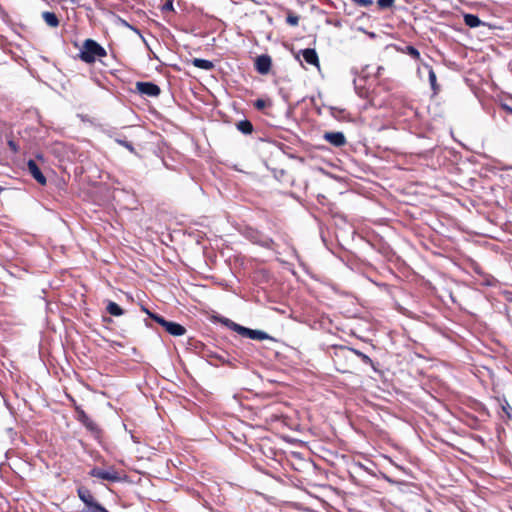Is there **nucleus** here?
I'll return each mask as SVG.
<instances>
[{
	"instance_id": "nucleus-4",
	"label": "nucleus",
	"mask_w": 512,
	"mask_h": 512,
	"mask_svg": "<svg viewBox=\"0 0 512 512\" xmlns=\"http://www.w3.org/2000/svg\"><path fill=\"white\" fill-rule=\"evenodd\" d=\"M90 475L99 479L117 482L120 480L119 474L114 469H100V468H93L90 471Z\"/></svg>"
},
{
	"instance_id": "nucleus-17",
	"label": "nucleus",
	"mask_w": 512,
	"mask_h": 512,
	"mask_svg": "<svg viewBox=\"0 0 512 512\" xmlns=\"http://www.w3.org/2000/svg\"><path fill=\"white\" fill-rule=\"evenodd\" d=\"M148 315L153 319L155 320L158 324H160L162 327H166L168 321L165 320L162 316L158 315V314H154V313H150V312H147Z\"/></svg>"
},
{
	"instance_id": "nucleus-28",
	"label": "nucleus",
	"mask_w": 512,
	"mask_h": 512,
	"mask_svg": "<svg viewBox=\"0 0 512 512\" xmlns=\"http://www.w3.org/2000/svg\"><path fill=\"white\" fill-rule=\"evenodd\" d=\"M104 512H109V511L105 510Z\"/></svg>"
},
{
	"instance_id": "nucleus-18",
	"label": "nucleus",
	"mask_w": 512,
	"mask_h": 512,
	"mask_svg": "<svg viewBox=\"0 0 512 512\" xmlns=\"http://www.w3.org/2000/svg\"><path fill=\"white\" fill-rule=\"evenodd\" d=\"M377 4L381 9H387L393 6L394 0H378Z\"/></svg>"
},
{
	"instance_id": "nucleus-25",
	"label": "nucleus",
	"mask_w": 512,
	"mask_h": 512,
	"mask_svg": "<svg viewBox=\"0 0 512 512\" xmlns=\"http://www.w3.org/2000/svg\"><path fill=\"white\" fill-rule=\"evenodd\" d=\"M265 105L264 101L263 100H257L256 101V107L258 108H263Z\"/></svg>"
},
{
	"instance_id": "nucleus-14",
	"label": "nucleus",
	"mask_w": 512,
	"mask_h": 512,
	"mask_svg": "<svg viewBox=\"0 0 512 512\" xmlns=\"http://www.w3.org/2000/svg\"><path fill=\"white\" fill-rule=\"evenodd\" d=\"M106 310L109 314L117 317L123 315L124 313L123 309L113 301L108 302Z\"/></svg>"
},
{
	"instance_id": "nucleus-5",
	"label": "nucleus",
	"mask_w": 512,
	"mask_h": 512,
	"mask_svg": "<svg viewBox=\"0 0 512 512\" xmlns=\"http://www.w3.org/2000/svg\"><path fill=\"white\" fill-rule=\"evenodd\" d=\"M137 91L149 97H157L160 94V88L152 82H137Z\"/></svg>"
},
{
	"instance_id": "nucleus-1",
	"label": "nucleus",
	"mask_w": 512,
	"mask_h": 512,
	"mask_svg": "<svg viewBox=\"0 0 512 512\" xmlns=\"http://www.w3.org/2000/svg\"><path fill=\"white\" fill-rule=\"evenodd\" d=\"M106 55L105 49L92 39H86L80 51V58L86 63H93Z\"/></svg>"
},
{
	"instance_id": "nucleus-7",
	"label": "nucleus",
	"mask_w": 512,
	"mask_h": 512,
	"mask_svg": "<svg viewBox=\"0 0 512 512\" xmlns=\"http://www.w3.org/2000/svg\"><path fill=\"white\" fill-rule=\"evenodd\" d=\"M27 168L29 173L33 176V178L40 184H46V178L40 171L38 165L34 160H29L27 162Z\"/></svg>"
},
{
	"instance_id": "nucleus-2",
	"label": "nucleus",
	"mask_w": 512,
	"mask_h": 512,
	"mask_svg": "<svg viewBox=\"0 0 512 512\" xmlns=\"http://www.w3.org/2000/svg\"><path fill=\"white\" fill-rule=\"evenodd\" d=\"M224 324L228 326L233 331L237 332L241 336L253 339V340H273V338L268 335L266 332L261 330H253L250 328H246L241 326L229 319H225Z\"/></svg>"
},
{
	"instance_id": "nucleus-12",
	"label": "nucleus",
	"mask_w": 512,
	"mask_h": 512,
	"mask_svg": "<svg viewBox=\"0 0 512 512\" xmlns=\"http://www.w3.org/2000/svg\"><path fill=\"white\" fill-rule=\"evenodd\" d=\"M42 17L45 23L50 27H57L59 25V20L53 12H43Z\"/></svg>"
},
{
	"instance_id": "nucleus-13",
	"label": "nucleus",
	"mask_w": 512,
	"mask_h": 512,
	"mask_svg": "<svg viewBox=\"0 0 512 512\" xmlns=\"http://www.w3.org/2000/svg\"><path fill=\"white\" fill-rule=\"evenodd\" d=\"M192 64L193 66L204 70H211L214 67L211 61L201 58H194Z\"/></svg>"
},
{
	"instance_id": "nucleus-20",
	"label": "nucleus",
	"mask_w": 512,
	"mask_h": 512,
	"mask_svg": "<svg viewBox=\"0 0 512 512\" xmlns=\"http://www.w3.org/2000/svg\"><path fill=\"white\" fill-rule=\"evenodd\" d=\"M286 21L291 26H296L298 24V22H299V17L296 16V15H288Z\"/></svg>"
},
{
	"instance_id": "nucleus-24",
	"label": "nucleus",
	"mask_w": 512,
	"mask_h": 512,
	"mask_svg": "<svg viewBox=\"0 0 512 512\" xmlns=\"http://www.w3.org/2000/svg\"><path fill=\"white\" fill-rule=\"evenodd\" d=\"M8 145L10 147V149L13 151V152H17L18 151V146L15 144L14 141L10 140L8 142Z\"/></svg>"
},
{
	"instance_id": "nucleus-6",
	"label": "nucleus",
	"mask_w": 512,
	"mask_h": 512,
	"mask_svg": "<svg viewBox=\"0 0 512 512\" xmlns=\"http://www.w3.org/2000/svg\"><path fill=\"white\" fill-rule=\"evenodd\" d=\"M323 138L335 147H341L346 144V138L342 132H326Z\"/></svg>"
},
{
	"instance_id": "nucleus-8",
	"label": "nucleus",
	"mask_w": 512,
	"mask_h": 512,
	"mask_svg": "<svg viewBox=\"0 0 512 512\" xmlns=\"http://www.w3.org/2000/svg\"><path fill=\"white\" fill-rule=\"evenodd\" d=\"M256 69L261 74H266L271 68V58L267 55H261L256 59Z\"/></svg>"
},
{
	"instance_id": "nucleus-19",
	"label": "nucleus",
	"mask_w": 512,
	"mask_h": 512,
	"mask_svg": "<svg viewBox=\"0 0 512 512\" xmlns=\"http://www.w3.org/2000/svg\"><path fill=\"white\" fill-rule=\"evenodd\" d=\"M116 141H117V143H119L120 145H122L126 149H128L130 152L134 153V147L130 142H128L126 140H121V139H117Z\"/></svg>"
},
{
	"instance_id": "nucleus-15",
	"label": "nucleus",
	"mask_w": 512,
	"mask_h": 512,
	"mask_svg": "<svg viewBox=\"0 0 512 512\" xmlns=\"http://www.w3.org/2000/svg\"><path fill=\"white\" fill-rule=\"evenodd\" d=\"M464 21H465L466 25H468L469 27H472V28L478 27L481 24L480 19L477 16L472 15V14H465Z\"/></svg>"
},
{
	"instance_id": "nucleus-16",
	"label": "nucleus",
	"mask_w": 512,
	"mask_h": 512,
	"mask_svg": "<svg viewBox=\"0 0 512 512\" xmlns=\"http://www.w3.org/2000/svg\"><path fill=\"white\" fill-rule=\"evenodd\" d=\"M237 127L244 134H250L253 130V126L248 120L240 121Z\"/></svg>"
},
{
	"instance_id": "nucleus-26",
	"label": "nucleus",
	"mask_w": 512,
	"mask_h": 512,
	"mask_svg": "<svg viewBox=\"0 0 512 512\" xmlns=\"http://www.w3.org/2000/svg\"><path fill=\"white\" fill-rule=\"evenodd\" d=\"M357 354L362 356V353H360V352H357ZM363 358L369 360L368 356L363 355Z\"/></svg>"
},
{
	"instance_id": "nucleus-22",
	"label": "nucleus",
	"mask_w": 512,
	"mask_h": 512,
	"mask_svg": "<svg viewBox=\"0 0 512 512\" xmlns=\"http://www.w3.org/2000/svg\"><path fill=\"white\" fill-rule=\"evenodd\" d=\"M173 10H174L173 0H167L166 3L162 6L163 12L173 11Z\"/></svg>"
},
{
	"instance_id": "nucleus-23",
	"label": "nucleus",
	"mask_w": 512,
	"mask_h": 512,
	"mask_svg": "<svg viewBox=\"0 0 512 512\" xmlns=\"http://www.w3.org/2000/svg\"><path fill=\"white\" fill-rule=\"evenodd\" d=\"M408 53L409 55H411L412 57L414 58H418L419 57V52L416 48L412 47V46H409L408 48Z\"/></svg>"
},
{
	"instance_id": "nucleus-11",
	"label": "nucleus",
	"mask_w": 512,
	"mask_h": 512,
	"mask_svg": "<svg viewBox=\"0 0 512 512\" xmlns=\"http://www.w3.org/2000/svg\"><path fill=\"white\" fill-rule=\"evenodd\" d=\"M302 56L308 64L319 66L318 55L314 49H304L302 51Z\"/></svg>"
},
{
	"instance_id": "nucleus-21",
	"label": "nucleus",
	"mask_w": 512,
	"mask_h": 512,
	"mask_svg": "<svg viewBox=\"0 0 512 512\" xmlns=\"http://www.w3.org/2000/svg\"><path fill=\"white\" fill-rule=\"evenodd\" d=\"M352 1L361 7H368L373 4V0H352Z\"/></svg>"
},
{
	"instance_id": "nucleus-9",
	"label": "nucleus",
	"mask_w": 512,
	"mask_h": 512,
	"mask_svg": "<svg viewBox=\"0 0 512 512\" xmlns=\"http://www.w3.org/2000/svg\"><path fill=\"white\" fill-rule=\"evenodd\" d=\"M423 72H426L428 74L431 88L434 91V93L436 94L438 92L439 88H438V85L436 82V75H435L434 71L432 70V68L430 66L423 65L422 67L418 68V73H419V75H422Z\"/></svg>"
},
{
	"instance_id": "nucleus-27",
	"label": "nucleus",
	"mask_w": 512,
	"mask_h": 512,
	"mask_svg": "<svg viewBox=\"0 0 512 512\" xmlns=\"http://www.w3.org/2000/svg\"><path fill=\"white\" fill-rule=\"evenodd\" d=\"M4 189L0 186V193L3 191Z\"/></svg>"
},
{
	"instance_id": "nucleus-10",
	"label": "nucleus",
	"mask_w": 512,
	"mask_h": 512,
	"mask_svg": "<svg viewBox=\"0 0 512 512\" xmlns=\"http://www.w3.org/2000/svg\"><path fill=\"white\" fill-rule=\"evenodd\" d=\"M165 330L172 336H182L186 333V329L184 326L171 321H168Z\"/></svg>"
},
{
	"instance_id": "nucleus-3",
	"label": "nucleus",
	"mask_w": 512,
	"mask_h": 512,
	"mask_svg": "<svg viewBox=\"0 0 512 512\" xmlns=\"http://www.w3.org/2000/svg\"><path fill=\"white\" fill-rule=\"evenodd\" d=\"M79 498L85 503L91 512H104L106 509L94 500L91 492L88 489H78Z\"/></svg>"
}]
</instances>
